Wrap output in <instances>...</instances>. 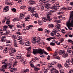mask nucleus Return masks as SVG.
<instances>
[{
    "label": "nucleus",
    "instance_id": "18",
    "mask_svg": "<svg viewBox=\"0 0 73 73\" xmlns=\"http://www.w3.org/2000/svg\"><path fill=\"white\" fill-rule=\"evenodd\" d=\"M50 5V4L49 3H47L44 5L45 8V9H49V6Z\"/></svg>",
    "mask_w": 73,
    "mask_h": 73
},
{
    "label": "nucleus",
    "instance_id": "3",
    "mask_svg": "<svg viewBox=\"0 0 73 73\" xmlns=\"http://www.w3.org/2000/svg\"><path fill=\"white\" fill-rule=\"evenodd\" d=\"M55 27L56 28V30H54L52 32H51V35L52 36L56 35V34L57 33V32H60L61 30V29H60V25H57Z\"/></svg>",
    "mask_w": 73,
    "mask_h": 73
},
{
    "label": "nucleus",
    "instance_id": "49",
    "mask_svg": "<svg viewBox=\"0 0 73 73\" xmlns=\"http://www.w3.org/2000/svg\"><path fill=\"white\" fill-rule=\"evenodd\" d=\"M9 65V68H11L12 66L13 65V63H12L11 62H10Z\"/></svg>",
    "mask_w": 73,
    "mask_h": 73
},
{
    "label": "nucleus",
    "instance_id": "36",
    "mask_svg": "<svg viewBox=\"0 0 73 73\" xmlns=\"http://www.w3.org/2000/svg\"><path fill=\"white\" fill-rule=\"evenodd\" d=\"M34 69L35 70H37V71L38 70H40V68L37 67V66L34 67Z\"/></svg>",
    "mask_w": 73,
    "mask_h": 73
},
{
    "label": "nucleus",
    "instance_id": "62",
    "mask_svg": "<svg viewBox=\"0 0 73 73\" xmlns=\"http://www.w3.org/2000/svg\"><path fill=\"white\" fill-rule=\"evenodd\" d=\"M29 72V69H27L24 71V72L26 73V72Z\"/></svg>",
    "mask_w": 73,
    "mask_h": 73
},
{
    "label": "nucleus",
    "instance_id": "32",
    "mask_svg": "<svg viewBox=\"0 0 73 73\" xmlns=\"http://www.w3.org/2000/svg\"><path fill=\"white\" fill-rule=\"evenodd\" d=\"M32 49V48H31V47L30 46V47L27 48L26 49V50H27L28 51V52H31V51H30V50H31Z\"/></svg>",
    "mask_w": 73,
    "mask_h": 73
},
{
    "label": "nucleus",
    "instance_id": "34",
    "mask_svg": "<svg viewBox=\"0 0 73 73\" xmlns=\"http://www.w3.org/2000/svg\"><path fill=\"white\" fill-rule=\"evenodd\" d=\"M62 57H64V58H66V57H68V54L64 53V54H63Z\"/></svg>",
    "mask_w": 73,
    "mask_h": 73
},
{
    "label": "nucleus",
    "instance_id": "50",
    "mask_svg": "<svg viewBox=\"0 0 73 73\" xmlns=\"http://www.w3.org/2000/svg\"><path fill=\"white\" fill-rule=\"evenodd\" d=\"M13 64L15 66H16L17 65V61H15Z\"/></svg>",
    "mask_w": 73,
    "mask_h": 73
},
{
    "label": "nucleus",
    "instance_id": "64",
    "mask_svg": "<svg viewBox=\"0 0 73 73\" xmlns=\"http://www.w3.org/2000/svg\"><path fill=\"white\" fill-rule=\"evenodd\" d=\"M4 49V47L2 46H0V49L2 50V49Z\"/></svg>",
    "mask_w": 73,
    "mask_h": 73
},
{
    "label": "nucleus",
    "instance_id": "46",
    "mask_svg": "<svg viewBox=\"0 0 73 73\" xmlns=\"http://www.w3.org/2000/svg\"><path fill=\"white\" fill-rule=\"evenodd\" d=\"M61 31L62 33L64 35L65 34V30L64 29H62L61 30Z\"/></svg>",
    "mask_w": 73,
    "mask_h": 73
},
{
    "label": "nucleus",
    "instance_id": "4",
    "mask_svg": "<svg viewBox=\"0 0 73 73\" xmlns=\"http://www.w3.org/2000/svg\"><path fill=\"white\" fill-rule=\"evenodd\" d=\"M33 53L34 54H44V50H42L40 48H38L37 49H33Z\"/></svg>",
    "mask_w": 73,
    "mask_h": 73
},
{
    "label": "nucleus",
    "instance_id": "47",
    "mask_svg": "<svg viewBox=\"0 0 73 73\" xmlns=\"http://www.w3.org/2000/svg\"><path fill=\"white\" fill-rule=\"evenodd\" d=\"M47 49L48 51H50L51 50V48H50V46H49L47 48Z\"/></svg>",
    "mask_w": 73,
    "mask_h": 73
},
{
    "label": "nucleus",
    "instance_id": "33",
    "mask_svg": "<svg viewBox=\"0 0 73 73\" xmlns=\"http://www.w3.org/2000/svg\"><path fill=\"white\" fill-rule=\"evenodd\" d=\"M30 44H31V43L29 42H26L25 45L26 46H28L30 45Z\"/></svg>",
    "mask_w": 73,
    "mask_h": 73
},
{
    "label": "nucleus",
    "instance_id": "15",
    "mask_svg": "<svg viewBox=\"0 0 73 73\" xmlns=\"http://www.w3.org/2000/svg\"><path fill=\"white\" fill-rule=\"evenodd\" d=\"M15 67L13 66L12 67L11 69L10 70V71L11 72V73H12V72H15V71H16V70H17V69L16 68H15Z\"/></svg>",
    "mask_w": 73,
    "mask_h": 73
},
{
    "label": "nucleus",
    "instance_id": "6",
    "mask_svg": "<svg viewBox=\"0 0 73 73\" xmlns=\"http://www.w3.org/2000/svg\"><path fill=\"white\" fill-rule=\"evenodd\" d=\"M7 31V30L4 29H1L0 30V38L1 36L2 35H4L5 36L8 35L9 33V31L8 32Z\"/></svg>",
    "mask_w": 73,
    "mask_h": 73
},
{
    "label": "nucleus",
    "instance_id": "53",
    "mask_svg": "<svg viewBox=\"0 0 73 73\" xmlns=\"http://www.w3.org/2000/svg\"><path fill=\"white\" fill-rule=\"evenodd\" d=\"M26 8V6H23L20 7L21 9H24V8Z\"/></svg>",
    "mask_w": 73,
    "mask_h": 73
},
{
    "label": "nucleus",
    "instance_id": "28",
    "mask_svg": "<svg viewBox=\"0 0 73 73\" xmlns=\"http://www.w3.org/2000/svg\"><path fill=\"white\" fill-rule=\"evenodd\" d=\"M44 31L45 33H46L47 34H49V33H50V31L47 29L45 30Z\"/></svg>",
    "mask_w": 73,
    "mask_h": 73
},
{
    "label": "nucleus",
    "instance_id": "8",
    "mask_svg": "<svg viewBox=\"0 0 73 73\" xmlns=\"http://www.w3.org/2000/svg\"><path fill=\"white\" fill-rule=\"evenodd\" d=\"M30 12H31L33 14V15L34 16H35V17H36V18H38V14L36 13V12L34 11H35V10L30 9Z\"/></svg>",
    "mask_w": 73,
    "mask_h": 73
},
{
    "label": "nucleus",
    "instance_id": "57",
    "mask_svg": "<svg viewBox=\"0 0 73 73\" xmlns=\"http://www.w3.org/2000/svg\"><path fill=\"white\" fill-rule=\"evenodd\" d=\"M38 31H42V28H38Z\"/></svg>",
    "mask_w": 73,
    "mask_h": 73
},
{
    "label": "nucleus",
    "instance_id": "12",
    "mask_svg": "<svg viewBox=\"0 0 73 73\" xmlns=\"http://www.w3.org/2000/svg\"><path fill=\"white\" fill-rule=\"evenodd\" d=\"M21 54H19L17 56L16 58H17L18 60L20 59V60L21 61H23L24 60V59H23V58L21 59Z\"/></svg>",
    "mask_w": 73,
    "mask_h": 73
},
{
    "label": "nucleus",
    "instance_id": "45",
    "mask_svg": "<svg viewBox=\"0 0 73 73\" xmlns=\"http://www.w3.org/2000/svg\"><path fill=\"white\" fill-rule=\"evenodd\" d=\"M12 37L13 38H14V39H17L18 38V36H16L15 35H13Z\"/></svg>",
    "mask_w": 73,
    "mask_h": 73
},
{
    "label": "nucleus",
    "instance_id": "16",
    "mask_svg": "<svg viewBox=\"0 0 73 73\" xmlns=\"http://www.w3.org/2000/svg\"><path fill=\"white\" fill-rule=\"evenodd\" d=\"M25 14H26V13H21L20 14V16H19V19H23L24 18V15Z\"/></svg>",
    "mask_w": 73,
    "mask_h": 73
},
{
    "label": "nucleus",
    "instance_id": "5",
    "mask_svg": "<svg viewBox=\"0 0 73 73\" xmlns=\"http://www.w3.org/2000/svg\"><path fill=\"white\" fill-rule=\"evenodd\" d=\"M7 62H8V61L7 59L5 60L4 62H2V64H5L2 65V71L3 72H4L5 71V69H6L7 67H8V66L9 65V64H7Z\"/></svg>",
    "mask_w": 73,
    "mask_h": 73
},
{
    "label": "nucleus",
    "instance_id": "24",
    "mask_svg": "<svg viewBox=\"0 0 73 73\" xmlns=\"http://www.w3.org/2000/svg\"><path fill=\"white\" fill-rule=\"evenodd\" d=\"M48 28H53V27H54V25L53 24H50L48 25Z\"/></svg>",
    "mask_w": 73,
    "mask_h": 73
},
{
    "label": "nucleus",
    "instance_id": "11",
    "mask_svg": "<svg viewBox=\"0 0 73 73\" xmlns=\"http://www.w3.org/2000/svg\"><path fill=\"white\" fill-rule=\"evenodd\" d=\"M71 62V60L69 59H68L66 60L65 63L66 65H65V66H68L70 64V62Z\"/></svg>",
    "mask_w": 73,
    "mask_h": 73
},
{
    "label": "nucleus",
    "instance_id": "54",
    "mask_svg": "<svg viewBox=\"0 0 73 73\" xmlns=\"http://www.w3.org/2000/svg\"><path fill=\"white\" fill-rule=\"evenodd\" d=\"M69 73H73V69L70 70L69 72Z\"/></svg>",
    "mask_w": 73,
    "mask_h": 73
},
{
    "label": "nucleus",
    "instance_id": "40",
    "mask_svg": "<svg viewBox=\"0 0 73 73\" xmlns=\"http://www.w3.org/2000/svg\"><path fill=\"white\" fill-rule=\"evenodd\" d=\"M14 46L15 47H18V44L17 43L14 42Z\"/></svg>",
    "mask_w": 73,
    "mask_h": 73
},
{
    "label": "nucleus",
    "instance_id": "9",
    "mask_svg": "<svg viewBox=\"0 0 73 73\" xmlns=\"http://www.w3.org/2000/svg\"><path fill=\"white\" fill-rule=\"evenodd\" d=\"M17 28L19 29H22V28H25V23H24L22 24L19 25V24H18L16 25Z\"/></svg>",
    "mask_w": 73,
    "mask_h": 73
},
{
    "label": "nucleus",
    "instance_id": "14",
    "mask_svg": "<svg viewBox=\"0 0 73 73\" xmlns=\"http://www.w3.org/2000/svg\"><path fill=\"white\" fill-rule=\"evenodd\" d=\"M59 8H60V6H57L56 7V5H54L52 7H51V9H59Z\"/></svg>",
    "mask_w": 73,
    "mask_h": 73
},
{
    "label": "nucleus",
    "instance_id": "31",
    "mask_svg": "<svg viewBox=\"0 0 73 73\" xmlns=\"http://www.w3.org/2000/svg\"><path fill=\"white\" fill-rule=\"evenodd\" d=\"M29 2L30 3V4H32V5L35 4V2L34 1H30Z\"/></svg>",
    "mask_w": 73,
    "mask_h": 73
},
{
    "label": "nucleus",
    "instance_id": "60",
    "mask_svg": "<svg viewBox=\"0 0 73 73\" xmlns=\"http://www.w3.org/2000/svg\"><path fill=\"white\" fill-rule=\"evenodd\" d=\"M9 46H12V42L11 41H9Z\"/></svg>",
    "mask_w": 73,
    "mask_h": 73
},
{
    "label": "nucleus",
    "instance_id": "59",
    "mask_svg": "<svg viewBox=\"0 0 73 73\" xmlns=\"http://www.w3.org/2000/svg\"><path fill=\"white\" fill-rule=\"evenodd\" d=\"M70 34H69V33H68L67 35H66L65 36V37H68V36H69L70 35Z\"/></svg>",
    "mask_w": 73,
    "mask_h": 73
},
{
    "label": "nucleus",
    "instance_id": "38",
    "mask_svg": "<svg viewBox=\"0 0 73 73\" xmlns=\"http://www.w3.org/2000/svg\"><path fill=\"white\" fill-rule=\"evenodd\" d=\"M57 66L58 67V68H61V67H62V65L61 64H60V63H58L57 64Z\"/></svg>",
    "mask_w": 73,
    "mask_h": 73
},
{
    "label": "nucleus",
    "instance_id": "35",
    "mask_svg": "<svg viewBox=\"0 0 73 73\" xmlns=\"http://www.w3.org/2000/svg\"><path fill=\"white\" fill-rule=\"evenodd\" d=\"M28 9H36V8L35 7H31L30 6L28 7Z\"/></svg>",
    "mask_w": 73,
    "mask_h": 73
},
{
    "label": "nucleus",
    "instance_id": "2",
    "mask_svg": "<svg viewBox=\"0 0 73 73\" xmlns=\"http://www.w3.org/2000/svg\"><path fill=\"white\" fill-rule=\"evenodd\" d=\"M53 11H50V12L51 13H49L47 14V18H43L42 19V20L44 22L46 21H50L52 19H50V17L52 15V14L53 13Z\"/></svg>",
    "mask_w": 73,
    "mask_h": 73
},
{
    "label": "nucleus",
    "instance_id": "25",
    "mask_svg": "<svg viewBox=\"0 0 73 73\" xmlns=\"http://www.w3.org/2000/svg\"><path fill=\"white\" fill-rule=\"evenodd\" d=\"M59 53L60 55L64 54H65V52H63L62 50H61L59 51Z\"/></svg>",
    "mask_w": 73,
    "mask_h": 73
},
{
    "label": "nucleus",
    "instance_id": "43",
    "mask_svg": "<svg viewBox=\"0 0 73 73\" xmlns=\"http://www.w3.org/2000/svg\"><path fill=\"white\" fill-rule=\"evenodd\" d=\"M50 45H52V46H54L55 45V43L53 42H51L50 43Z\"/></svg>",
    "mask_w": 73,
    "mask_h": 73
},
{
    "label": "nucleus",
    "instance_id": "23",
    "mask_svg": "<svg viewBox=\"0 0 73 73\" xmlns=\"http://www.w3.org/2000/svg\"><path fill=\"white\" fill-rule=\"evenodd\" d=\"M5 39V36H3V37L1 38V41H2V42L5 41L6 40Z\"/></svg>",
    "mask_w": 73,
    "mask_h": 73
},
{
    "label": "nucleus",
    "instance_id": "41",
    "mask_svg": "<svg viewBox=\"0 0 73 73\" xmlns=\"http://www.w3.org/2000/svg\"><path fill=\"white\" fill-rule=\"evenodd\" d=\"M42 70L44 72L43 73H46L47 72H48V70L47 69L44 68L43 69H42Z\"/></svg>",
    "mask_w": 73,
    "mask_h": 73
},
{
    "label": "nucleus",
    "instance_id": "26",
    "mask_svg": "<svg viewBox=\"0 0 73 73\" xmlns=\"http://www.w3.org/2000/svg\"><path fill=\"white\" fill-rule=\"evenodd\" d=\"M31 53L32 52H27V57H29L30 56H31Z\"/></svg>",
    "mask_w": 73,
    "mask_h": 73
},
{
    "label": "nucleus",
    "instance_id": "20",
    "mask_svg": "<svg viewBox=\"0 0 73 73\" xmlns=\"http://www.w3.org/2000/svg\"><path fill=\"white\" fill-rule=\"evenodd\" d=\"M8 48L6 47L4 50L3 51V52L4 53H7V52H8Z\"/></svg>",
    "mask_w": 73,
    "mask_h": 73
},
{
    "label": "nucleus",
    "instance_id": "37",
    "mask_svg": "<svg viewBox=\"0 0 73 73\" xmlns=\"http://www.w3.org/2000/svg\"><path fill=\"white\" fill-rule=\"evenodd\" d=\"M39 56L40 57H42V58H45V57H46L45 55H43L42 54H40Z\"/></svg>",
    "mask_w": 73,
    "mask_h": 73
},
{
    "label": "nucleus",
    "instance_id": "19",
    "mask_svg": "<svg viewBox=\"0 0 73 73\" xmlns=\"http://www.w3.org/2000/svg\"><path fill=\"white\" fill-rule=\"evenodd\" d=\"M51 73H56V69L52 68L51 69Z\"/></svg>",
    "mask_w": 73,
    "mask_h": 73
},
{
    "label": "nucleus",
    "instance_id": "10",
    "mask_svg": "<svg viewBox=\"0 0 73 73\" xmlns=\"http://www.w3.org/2000/svg\"><path fill=\"white\" fill-rule=\"evenodd\" d=\"M58 54V52H57V51H56L53 54V56L55 58H56V59H58V60L60 59V58L57 56Z\"/></svg>",
    "mask_w": 73,
    "mask_h": 73
},
{
    "label": "nucleus",
    "instance_id": "7",
    "mask_svg": "<svg viewBox=\"0 0 73 73\" xmlns=\"http://www.w3.org/2000/svg\"><path fill=\"white\" fill-rule=\"evenodd\" d=\"M32 40L33 41H32V43H33V44H35L36 42L37 43L38 45L40 44V38H37L36 37H34L33 38Z\"/></svg>",
    "mask_w": 73,
    "mask_h": 73
},
{
    "label": "nucleus",
    "instance_id": "44",
    "mask_svg": "<svg viewBox=\"0 0 73 73\" xmlns=\"http://www.w3.org/2000/svg\"><path fill=\"white\" fill-rule=\"evenodd\" d=\"M38 23L39 25H42V21H38Z\"/></svg>",
    "mask_w": 73,
    "mask_h": 73
},
{
    "label": "nucleus",
    "instance_id": "51",
    "mask_svg": "<svg viewBox=\"0 0 73 73\" xmlns=\"http://www.w3.org/2000/svg\"><path fill=\"white\" fill-rule=\"evenodd\" d=\"M59 71L61 73H64V70L63 69H61Z\"/></svg>",
    "mask_w": 73,
    "mask_h": 73
},
{
    "label": "nucleus",
    "instance_id": "56",
    "mask_svg": "<svg viewBox=\"0 0 73 73\" xmlns=\"http://www.w3.org/2000/svg\"><path fill=\"white\" fill-rule=\"evenodd\" d=\"M16 50H13L12 51H11V53H16Z\"/></svg>",
    "mask_w": 73,
    "mask_h": 73
},
{
    "label": "nucleus",
    "instance_id": "27",
    "mask_svg": "<svg viewBox=\"0 0 73 73\" xmlns=\"http://www.w3.org/2000/svg\"><path fill=\"white\" fill-rule=\"evenodd\" d=\"M2 27H3V29H4V30H7V29L8 28V27L7 26H3Z\"/></svg>",
    "mask_w": 73,
    "mask_h": 73
},
{
    "label": "nucleus",
    "instance_id": "63",
    "mask_svg": "<svg viewBox=\"0 0 73 73\" xmlns=\"http://www.w3.org/2000/svg\"><path fill=\"white\" fill-rule=\"evenodd\" d=\"M20 32H21L20 31H18L17 32V34H19V35H21V34Z\"/></svg>",
    "mask_w": 73,
    "mask_h": 73
},
{
    "label": "nucleus",
    "instance_id": "55",
    "mask_svg": "<svg viewBox=\"0 0 73 73\" xmlns=\"http://www.w3.org/2000/svg\"><path fill=\"white\" fill-rule=\"evenodd\" d=\"M8 8H9V7H8V6H6L5 7L4 9H8Z\"/></svg>",
    "mask_w": 73,
    "mask_h": 73
},
{
    "label": "nucleus",
    "instance_id": "61",
    "mask_svg": "<svg viewBox=\"0 0 73 73\" xmlns=\"http://www.w3.org/2000/svg\"><path fill=\"white\" fill-rule=\"evenodd\" d=\"M26 64H27V62L25 61H24L23 62V65H25Z\"/></svg>",
    "mask_w": 73,
    "mask_h": 73
},
{
    "label": "nucleus",
    "instance_id": "52",
    "mask_svg": "<svg viewBox=\"0 0 73 73\" xmlns=\"http://www.w3.org/2000/svg\"><path fill=\"white\" fill-rule=\"evenodd\" d=\"M52 66L51 65L50 63H49L48 64V68H51V67H52Z\"/></svg>",
    "mask_w": 73,
    "mask_h": 73
},
{
    "label": "nucleus",
    "instance_id": "1",
    "mask_svg": "<svg viewBox=\"0 0 73 73\" xmlns=\"http://www.w3.org/2000/svg\"><path fill=\"white\" fill-rule=\"evenodd\" d=\"M66 24L69 30H70V27L69 26L73 27V11L70 13V17H69L68 21Z\"/></svg>",
    "mask_w": 73,
    "mask_h": 73
},
{
    "label": "nucleus",
    "instance_id": "30",
    "mask_svg": "<svg viewBox=\"0 0 73 73\" xmlns=\"http://www.w3.org/2000/svg\"><path fill=\"white\" fill-rule=\"evenodd\" d=\"M8 20H9V19H7V18L5 17V19H3L2 21L3 23H5V21Z\"/></svg>",
    "mask_w": 73,
    "mask_h": 73
},
{
    "label": "nucleus",
    "instance_id": "22",
    "mask_svg": "<svg viewBox=\"0 0 73 73\" xmlns=\"http://www.w3.org/2000/svg\"><path fill=\"white\" fill-rule=\"evenodd\" d=\"M25 21H30V16L29 17H26L25 18Z\"/></svg>",
    "mask_w": 73,
    "mask_h": 73
},
{
    "label": "nucleus",
    "instance_id": "42",
    "mask_svg": "<svg viewBox=\"0 0 73 73\" xmlns=\"http://www.w3.org/2000/svg\"><path fill=\"white\" fill-rule=\"evenodd\" d=\"M23 0H18V1L17 2V3H19L20 4H22L23 3Z\"/></svg>",
    "mask_w": 73,
    "mask_h": 73
},
{
    "label": "nucleus",
    "instance_id": "48",
    "mask_svg": "<svg viewBox=\"0 0 73 73\" xmlns=\"http://www.w3.org/2000/svg\"><path fill=\"white\" fill-rule=\"evenodd\" d=\"M64 48H65L66 49H68V48H69V46L67 45H64L63 46Z\"/></svg>",
    "mask_w": 73,
    "mask_h": 73
},
{
    "label": "nucleus",
    "instance_id": "17",
    "mask_svg": "<svg viewBox=\"0 0 73 73\" xmlns=\"http://www.w3.org/2000/svg\"><path fill=\"white\" fill-rule=\"evenodd\" d=\"M33 26L32 25H30L28 26H27L26 27V28H27L26 29H27V30H29V29H30L32 28H33Z\"/></svg>",
    "mask_w": 73,
    "mask_h": 73
},
{
    "label": "nucleus",
    "instance_id": "29",
    "mask_svg": "<svg viewBox=\"0 0 73 73\" xmlns=\"http://www.w3.org/2000/svg\"><path fill=\"white\" fill-rule=\"evenodd\" d=\"M22 38L23 37L21 36H18L17 40H20V41L21 42L22 41Z\"/></svg>",
    "mask_w": 73,
    "mask_h": 73
},
{
    "label": "nucleus",
    "instance_id": "39",
    "mask_svg": "<svg viewBox=\"0 0 73 73\" xmlns=\"http://www.w3.org/2000/svg\"><path fill=\"white\" fill-rule=\"evenodd\" d=\"M13 49H14V48L13 47V46H10L9 50H11V51H12V50H13Z\"/></svg>",
    "mask_w": 73,
    "mask_h": 73
},
{
    "label": "nucleus",
    "instance_id": "21",
    "mask_svg": "<svg viewBox=\"0 0 73 73\" xmlns=\"http://www.w3.org/2000/svg\"><path fill=\"white\" fill-rule=\"evenodd\" d=\"M61 9H72V7H68L66 8L65 7H63L62 8H61Z\"/></svg>",
    "mask_w": 73,
    "mask_h": 73
},
{
    "label": "nucleus",
    "instance_id": "13",
    "mask_svg": "<svg viewBox=\"0 0 73 73\" xmlns=\"http://www.w3.org/2000/svg\"><path fill=\"white\" fill-rule=\"evenodd\" d=\"M15 28V26L13 25H9V28L11 29V31H12H12H15L16 29Z\"/></svg>",
    "mask_w": 73,
    "mask_h": 73
},
{
    "label": "nucleus",
    "instance_id": "58",
    "mask_svg": "<svg viewBox=\"0 0 73 73\" xmlns=\"http://www.w3.org/2000/svg\"><path fill=\"white\" fill-rule=\"evenodd\" d=\"M68 42H69L70 43H71L72 42V40H70V39H68Z\"/></svg>",
    "mask_w": 73,
    "mask_h": 73
}]
</instances>
